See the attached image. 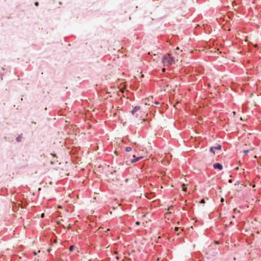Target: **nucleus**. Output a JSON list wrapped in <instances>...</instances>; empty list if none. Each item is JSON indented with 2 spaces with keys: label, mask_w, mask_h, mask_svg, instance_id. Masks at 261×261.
<instances>
[{
  "label": "nucleus",
  "mask_w": 261,
  "mask_h": 261,
  "mask_svg": "<svg viewBox=\"0 0 261 261\" xmlns=\"http://www.w3.org/2000/svg\"><path fill=\"white\" fill-rule=\"evenodd\" d=\"M140 108L139 106H136L132 110V113L133 115L136 116L137 118L140 117L141 120L145 121L146 114L140 111Z\"/></svg>",
  "instance_id": "nucleus-1"
},
{
  "label": "nucleus",
  "mask_w": 261,
  "mask_h": 261,
  "mask_svg": "<svg viewBox=\"0 0 261 261\" xmlns=\"http://www.w3.org/2000/svg\"><path fill=\"white\" fill-rule=\"evenodd\" d=\"M162 62L164 66H169L175 63V59L168 54L163 57Z\"/></svg>",
  "instance_id": "nucleus-2"
},
{
  "label": "nucleus",
  "mask_w": 261,
  "mask_h": 261,
  "mask_svg": "<svg viewBox=\"0 0 261 261\" xmlns=\"http://www.w3.org/2000/svg\"><path fill=\"white\" fill-rule=\"evenodd\" d=\"M145 104L148 106H152L153 104V97H150L145 100Z\"/></svg>",
  "instance_id": "nucleus-3"
},
{
  "label": "nucleus",
  "mask_w": 261,
  "mask_h": 261,
  "mask_svg": "<svg viewBox=\"0 0 261 261\" xmlns=\"http://www.w3.org/2000/svg\"><path fill=\"white\" fill-rule=\"evenodd\" d=\"M221 148V146L220 145H217V146L212 147L210 148V151L213 152L214 154L215 150H220Z\"/></svg>",
  "instance_id": "nucleus-4"
},
{
  "label": "nucleus",
  "mask_w": 261,
  "mask_h": 261,
  "mask_svg": "<svg viewBox=\"0 0 261 261\" xmlns=\"http://www.w3.org/2000/svg\"><path fill=\"white\" fill-rule=\"evenodd\" d=\"M213 167L215 169H219V170H221L223 169L222 165L220 163L214 164Z\"/></svg>",
  "instance_id": "nucleus-5"
},
{
  "label": "nucleus",
  "mask_w": 261,
  "mask_h": 261,
  "mask_svg": "<svg viewBox=\"0 0 261 261\" xmlns=\"http://www.w3.org/2000/svg\"><path fill=\"white\" fill-rule=\"evenodd\" d=\"M234 186L235 187H236V189L237 190H241L243 187H244V185L242 184H240V182H237V183H236L234 184Z\"/></svg>",
  "instance_id": "nucleus-6"
},
{
  "label": "nucleus",
  "mask_w": 261,
  "mask_h": 261,
  "mask_svg": "<svg viewBox=\"0 0 261 261\" xmlns=\"http://www.w3.org/2000/svg\"><path fill=\"white\" fill-rule=\"evenodd\" d=\"M133 157L134 158V159L130 160V161L131 163H134V162H137L142 158V156H138L137 158H135V155H133Z\"/></svg>",
  "instance_id": "nucleus-7"
},
{
  "label": "nucleus",
  "mask_w": 261,
  "mask_h": 261,
  "mask_svg": "<svg viewBox=\"0 0 261 261\" xmlns=\"http://www.w3.org/2000/svg\"><path fill=\"white\" fill-rule=\"evenodd\" d=\"M22 135H19L18 137H17L16 138V141H17V142H20V141H21V139H22Z\"/></svg>",
  "instance_id": "nucleus-8"
},
{
  "label": "nucleus",
  "mask_w": 261,
  "mask_h": 261,
  "mask_svg": "<svg viewBox=\"0 0 261 261\" xmlns=\"http://www.w3.org/2000/svg\"><path fill=\"white\" fill-rule=\"evenodd\" d=\"M181 187H182V190H183L184 191H186V189H187V188H186V185H185V184H182L181 185Z\"/></svg>",
  "instance_id": "nucleus-9"
},
{
  "label": "nucleus",
  "mask_w": 261,
  "mask_h": 261,
  "mask_svg": "<svg viewBox=\"0 0 261 261\" xmlns=\"http://www.w3.org/2000/svg\"><path fill=\"white\" fill-rule=\"evenodd\" d=\"M74 247H75V246L74 245L70 246L69 247V251L70 252L72 251L73 250V249L74 248Z\"/></svg>",
  "instance_id": "nucleus-10"
},
{
  "label": "nucleus",
  "mask_w": 261,
  "mask_h": 261,
  "mask_svg": "<svg viewBox=\"0 0 261 261\" xmlns=\"http://www.w3.org/2000/svg\"><path fill=\"white\" fill-rule=\"evenodd\" d=\"M125 150L127 151V152H129L130 151L132 150V148L131 147H126L125 148Z\"/></svg>",
  "instance_id": "nucleus-11"
},
{
  "label": "nucleus",
  "mask_w": 261,
  "mask_h": 261,
  "mask_svg": "<svg viewBox=\"0 0 261 261\" xmlns=\"http://www.w3.org/2000/svg\"><path fill=\"white\" fill-rule=\"evenodd\" d=\"M249 149H247V150H244L243 151V152H244V153H247L248 152H249Z\"/></svg>",
  "instance_id": "nucleus-12"
},
{
  "label": "nucleus",
  "mask_w": 261,
  "mask_h": 261,
  "mask_svg": "<svg viewBox=\"0 0 261 261\" xmlns=\"http://www.w3.org/2000/svg\"><path fill=\"white\" fill-rule=\"evenodd\" d=\"M200 203H205V200H204V199H202V200L200 201Z\"/></svg>",
  "instance_id": "nucleus-13"
},
{
  "label": "nucleus",
  "mask_w": 261,
  "mask_h": 261,
  "mask_svg": "<svg viewBox=\"0 0 261 261\" xmlns=\"http://www.w3.org/2000/svg\"><path fill=\"white\" fill-rule=\"evenodd\" d=\"M34 4L36 6H39V3L38 2H36Z\"/></svg>",
  "instance_id": "nucleus-14"
},
{
  "label": "nucleus",
  "mask_w": 261,
  "mask_h": 261,
  "mask_svg": "<svg viewBox=\"0 0 261 261\" xmlns=\"http://www.w3.org/2000/svg\"><path fill=\"white\" fill-rule=\"evenodd\" d=\"M136 224L137 225H139L140 224V222H139V221H137V222H136Z\"/></svg>",
  "instance_id": "nucleus-15"
},
{
  "label": "nucleus",
  "mask_w": 261,
  "mask_h": 261,
  "mask_svg": "<svg viewBox=\"0 0 261 261\" xmlns=\"http://www.w3.org/2000/svg\"><path fill=\"white\" fill-rule=\"evenodd\" d=\"M154 104H156V105H158V104H159V102H158V101H155V102H153V104H154Z\"/></svg>",
  "instance_id": "nucleus-16"
},
{
  "label": "nucleus",
  "mask_w": 261,
  "mask_h": 261,
  "mask_svg": "<svg viewBox=\"0 0 261 261\" xmlns=\"http://www.w3.org/2000/svg\"><path fill=\"white\" fill-rule=\"evenodd\" d=\"M44 217V214L42 213L41 215V218H43Z\"/></svg>",
  "instance_id": "nucleus-17"
},
{
  "label": "nucleus",
  "mask_w": 261,
  "mask_h": 261,
  "mask_svg": "<svg viewBox=\"0 0 261 261\" xmlns=\"http://www.w3.org/2000/svg\"><path fill=\"white\" fill-rule=\"evenodd\" d=\"M174 230L175 231H177L178 230V228L176 227H175Z\"/></svg>",
  "instance_id": "nucleus-18"
},
{
  "label": "nucleus",
  "mask_w": 261,
  "mask_h": 261,
  "mask_svg": "<svg viewBox=\"0 0 261 261\" xmlns=\"http://www.w3.org/2000/svg\"><path fill=\"white\" fill-rule=\"evenodd\" d=\"M51 155H53L54 157H56V155L55 154H51Z\"/></svg>",
  "instance_id": "nucleus-19"
},
{
  "label": "nucleus",
  "mask_w": 261,
  "mask_h": 261,
  "mask_svg": "<svg viewBox=\"0 0 261 261\" xmlns=\"http://www.w3.org/2000/svg\"><path fill=\"white\" fill-rule=\"evenodd\" d=\"M165 68H163L162 69V71H163V72H165Z\"/></svg>",
  "instance_id": "nucleus-20"
},
{
  "label": "nucleus",
  "mask_w": 261,
  "mask_h": 261,
  "mask_svg": "<svg viewBox=\"0 0 261 261\" xmlns=\"http://www.w3.org/2000/svg\"><path fill=\"white\" fill-rule=\"evenodd\" d=\"M228 182H229V183H231V182H232V180H231V179H229V181H228Z\"/></svg>",
  "instance_id": "nucleus-21"
},
{
  "label": "nucleus",
  "mask_w": 261,
  "mask_h": 261,
  "mask_svg": "<svg viewBox=\"0 0 261 261\" xmlns=\"http://www.w3.org/2000/svg\"><path fill=\"white\" fill-rule=\"evenodd\" d=\"M70 225H68V226H67V228L68 229H70Z\"/></svg>",
  "instance_id": "nucleus-22"
},
{
  "label": "nucleus",
  "mask_w": 261,
  "mask_h": 261,
  "mask_svg": "<svg viewBox=\"0 0 261 261\" xmlns=\"http://www.w3.org/2000/svg\"><path fill=\"white\" fill-rule=\"evenodd\" d=\"M223 201H224V199H223V198H221V202H223Z\"/></svg>",
  "instance_id": "nucleus-23"
},
{
  "label": "nucleus",
  "mask_w": 261,
  "mask_h": 261,
  "mask_svg": "<svg viewBox=\"0 0 261 261\" xmlns=\"http://www.w3.org/2000/svg\"><path fill=\"white\" fill-rule=\"evenodd\" d=\"M58 208H62V206H60V205H59V206H58Z\"/></svg>",
  "instance_id": "nucleus-24"
},
{
  "label": "nucleus",
  "mask_w": 261,
  "mask_h": 261,
  "mask_svg": "<svg viewBox=\"0 0 261 261\" xmlns=\"http://www.w3.org/2000/svg\"><path fill=\"white\" fill-rule=\"evenodd\" d=\"M176 50H178L179 49V47H177L176 48Z\"/></svg>",
  "instance_id": "nucleus-25"
},
{
  "label": "nucleus",
  "mask_w": 261,
  "mask_h": 261,
  "mask_svg": "<svg viewBox=\"0 0 261 261\" xmlns=\"http://www.w3.org/2000/svg\"><path fill=\"white\" fill-rule=\"evenodd\" d=\"M119 91H120V92H123V91L122 90H119Z\"/></svg>",
  "instance_id": "nucleus-26"
},
{
  "label": "nucleus",
  "mask_w": 261,
  "mask_h": 261,
  "mask_svg": "<svg viewBox=\"0 0 261 261\" xmlns=\"http://www.w3.org/2000/svg\"><path fill=\"white\" fill-rule=\"evenodd\" d=\"M63 226L64 227V228H66V226L65 225H63Z\"/></svg>",
  "instance_id": "nucleus-27"
},
{
  "label": "nucleus",
  "mask_w": 261,
  "mask_h": 261,
  "mask_svg": "<svg viewBox=\"0 0 261 261\" xmlns=\"http://www.w3.org/2000/svg\"><path fill=\"white\" fill-rule=\"evenodd\" d=\"M54 242H55V243H57V240H55V241H54Z\"/></svg>",
  "instance_id": "nucleus-28"
},
{
  "label": "nucleus",
  "mask_w": 261,
  "mask_h": 261,
  "mask_svg": "<svg viewBox=\"0 0 261 261\" xmlns=\"http://www.w3.org/2000/svg\"><path fill=\"white\" fill-rule=\"evenodd\" d=\"M117 251H115V254H117Z\"/></svg>",
  "instance_id": "nucleus-29"
},
{
  "label": "nucleus",
  "mask_w": 261,
  "mask_h": 261,
  "mask_svg": "<svg viewBox=\"0 0 261 261\" xmlns=\"http://www.w3.org/2000/svg\"><path fill=\"white\" fill-rule=\"evenodd\" d=\"M34 254L35 255H36V253L35 252H34Z\"/></svg>",
  "instance_id": "nucleus-30"
}]
</instances>
